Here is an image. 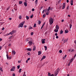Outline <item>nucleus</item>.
I'll return each instance as SVG.
<instances>
[{
    "mask_svg": "<svg viewBox=\"0 0 76 76\" xmlns=\"http://www.w3.org/2000/svg\"><path fill=\"white\" fill-rule=\"evenodd\" d=\"M44 59V58H42L41 59V61H42V60H43V59Z\"/></svg>",
    "mask_w": 76,
    "mask_h": 76,
    "instance_id": "4d7b16f0",
    "label": "nucleus"
},
{
    "mask_svg": "<svg viewBox=\"0 0 76 76\" xmlns=\"http://www.w3.org/2000/svg\"><path fill=\"white\" fill-rule=\"evenodd\" d=\"M8 59H12V58L11 57V56H9L8 57Z\"/></svg>",
    "mask_w": 76,
    "mask_h": 76,
    "instance_id": "f704fd0d",
    "label": "nucleus"
},
{
    "mask_svg": "<svg viewBox=\"0 0 76 76\" xmlns=\"http://www.w3.org/2000/svg\"><path fill=\"white\" fill-rule=\"evenodd\" d=\"M64 37L63 38L62 41H64Z\"/></svg>",
    "mask_w": 76,
    "mask_h": 76,
    "instance_id": "8fccbe9b",
    "label": "nucleus"
},
{
    "mask_svg": "<svg viewBox=\"0 0 76 76\" xmlns=\"http://www.w3.org/2000/svg\"><path fill=\"white\" fill-rule=\"evenodd\" d=\"M9 8H10V7H9L8 8H7V10H9Z\"/></svg>",
    "mask_w": 76,
    "mask_h": 76,
    "instance_id": "5fc2aeb1",
    "label": "nucleus"
},
{
    "mask_svg": "<svg viewBox=\"0 0 76 76\" xmlns=\"http://www.w3.org/2000/svg\"><path fill=\"white\" fill-rule=\"evenodd\" d=\"M46 14L47 15H48V12H46Z\"/></svg>",
    "mask_w": 76,
    "mask_h": 76,
    "instance_id": "052dcab7",
    "label": "nucleus"
},
{
    "mask_svg": "<svg viewBox=\"0 0 76 76\" xmlns=\"http://www.w3.org/2000/svg\"><path fill=\"white\" fill-rule=\"evenodd\" d=\"M51 73L50 72L48 73V76H51Z\"/></svg>",
    "mask_w": 76,
    "mask_h": 76,
    "instance_id": "72a5a7b5",
    "label": "nucleus"
},
{
    "mask_svg": "<svg viewBox=\"0 0 76 76\" xmlns=\"http://www.w3.org/2000/svg\"><path fill=\"white\" fill-rule=\"evenodd\" d=\"M12 37H13V36L10 37L9 38V39H12Z\"/></svg>",
    "mask_w": 76,
    "mask_h": 76,
    "instance_id": "79ce46f5",
    "label": "nucleus"
},
{
    "mask_svg": "<svg viewBox=\"0 0 76 76\" xmlns=\"http://www.w3.org/2000/svg\"><path fill=\"white\" fill-rule=\"evenodd\" d=\"M20 68V65H18L17 66V69H19Z\"/></svg>",
    "mask_w": 76,
    "mask_h": 76,
    "instance_id": "c9c22d12",
    "label": "nucleus"
},
{
    "mask_svg": "<svg viewBox=\"0 0 76 76\" xmlns=\"http://www.w3.org/2000/svg\"><path fill=\"white\" fill-rule=\"evenodd\" d=\"M7 59H9V57H8V55H7Z\"/></svg>",
    "mask_w": 76,
    "mask_h": 76,
    "instance_id": "49530a36",
    "label": "nucleus"
},
{
    "mask_svg": "<svg viewBox=\"0 0 76 76\" xmlns=\"http://www.w3.org/2000/svg\"><path fill=\"white\" fill-rule=\"evenodd\" d=\"M36 23H34L33 27L35 28V27H36Z\"/></svg>",
    "mask_w": 76,
    "mask_h": 76,
    "instance_id": "473e14b6",
    "label": "nucleus"
},
{
    "mask_svg": "<svg viewBox=\"0 0 76 76\" xmlns=\"http://www.w3.org/2000/svg\"><path fill=\"white\" fill-rule=\"evenodd\" d=\"M43 18H45V14H44L43 15Z\"/></svg>",
    "mask_w": 76,
    "mask_h": 76,
    "instance_id": "e433bc0d",
    "label": "nucleus"
},
{
    "mask_svg": "<svg viewBox=\"0 0 76 76\" xmlns=\"http://www.w3.org/2000/svg\"><path fill=\"white\" fill-rule=\"evenodd\" d=\"M26 41H27V42H28V41H31V38H27V39H26Z\"/></svg>",
    "mask_w": 76,
    "mask_h": 76,
    "instance_id": "39448f33",
    "label": "nucleus"
},
{
    "mask_svg": "<svg viewBox=\"0 0 76 76\" xmlns=\"http://www.w3.org/2000/svg\"><path fill=\"white\" fill-rule=\"evenodd\" d=\"M38 56H39V55H41V51H39L38 52Z\"/></svg>",
    "mask_w": 76,
    "mask_h": 76,
    "instance_id": "4468645a",
    "label": "nucleus"
},
{
    "mask_svg": "<svg viewBox=\"0 0 76 76\" xmlns=\"http://www.w3.org/2000/svg\"><path fill=\"white\" fill-rule=\"evenodd\" d=\"M74 51V49H72L71 52H73Z\"/></svg>",
    "mask_w": 76,
    "mask_h": 76,
    "instance_id": "3c124183",
    "label": "nucleus"
},
{
    "mask_svg": "<svg viewBox=\"0 0 76 76\" xmlns=\"http://www.w3.org/2000/svg\"><path fill=\"white\" fill-rule=\"evenodd\" d=\"M33 14H32V15L31 16V18H33Z\"/></svg>",
    "mask_w": 76,
    "mask_h": 76,
    "instance_id": "603ef678",
    "label": "nucleus"
},
{
    "mask_svg": "<svg viewBox=\"0 0 76 76\" xmlns=\"http://www.w3.org/2000/svg\"><path fill=\"white\" fill-rule=\"evenodd\" d=\"M43 58H44V59L45 58V56H43L42 57Z\"/></svg>",
    "mask_w": 76,
    "mask_h": 76,
    "instance_id": "58836bf2",
    "label": "nucleus"
},
{
    "mask_svg": "<svg viewBox=\"0 0 76 76\" xmlns=\"http://www.w3.org/2000/svg\"><path fill=\"white\" fill-rule=\"evenodd\" d=\"M25 23V21L21 23L20 24H19L18 28H22L23 27V25L24 24V23Z\"/></svg>",
    "mask_w": 76,
    "mask_h": 76,
    "instance_id": "f03ea898",
    "label": "nucleus"
},
{
    "mask_svg": "<svg viewBox=\"0 0 76 76\" xmlns=\"http://www.w3.org/2000/svg\"><path fill=\"white\" fill-rule=\"evenodd\" d=\"M10 34V33L7 34H6V36H8V35H9Z\"/></svg>",
    "mask_w": 76,
    "mask_h": 76,
    "instance_id": "4c0bfd02",
    "label": "nucleus"
},
{
    "mask_svg": "<svg viewBox=\"0 0 76 76\" xmlns=\"http://www.w3.org/2000/svg\"><path fill=\"white\" fill-rule=\"evenodd\" d=\"M56 39H58V36H56Z\"/></svg>",
    "mask_w": 76,
    "mask_h": 76,
    "instance_id": "a18cd8bd",
    "label": "nucleus"
},
{
    "mask_svg": "<svg viewBox=\"0 0 76 76\" xmlns=\"http://www.w3.org/2000/svg\"><path fill=\"white\" fill-rule=\"evenodd\" d=\"M30 60V58H29L27 59V60L28 61V60Z\"/></svg>",
    "mask_w": 76,
    "mask_h": 76,
    "instance_id": "13d9d810",
    "label": "nucleus"
},
{
    "mask_svg": "<svg viewBox=\"0 0 76 76\" xmlns=\"http://www.w3.org/2000/svg\"><path fill=\"white\" fill-rule=\"evenodd\" d=\"M34 34V32H32L31 33V35H32Z\"/></svg>",
    "mask_w": 76,
    "mask_h": 76,
    "instance_id": "de8ad7c7",
    "label": "nucleus"
},
{
    "mask_svg": "<svg viewBox=\"0 0 76 76\" xmlns=\"http://www.w3.org/2000/svg\"><path fill=\"white\" fill-rule=\"evenodd\" d=\"M0 70L1 72H3V70H2V68L0 67Z\"/></svg>",
    "mask_w": 76,
    "mask_h": 76,
    "instance_id": "a19ab883",
    "label": "nucleus"
},
{
    "mask_svg": "<svg viewBox=\"0 0 76 76\" xmlns=\"http://www.w3.org/2000/svg\"><path fill=\"white\" fill-rule=\"evenodd\" d=\"M74 43H75V44H76V40H75L74 41Z\"/></svg>",
    "mask_w": 76,
    "mask_h": 76,
    "instance_id": "69168bd1",
    "label": "nucleus"
},
{
    "mask_svg": "<svg viewBox=\"0 0 76 76\" xmlns=\"http://www.w3.org/2000/svg\"><path fill=\"white\" fill-rule=\"evenodd\" d=\"M35 50H36V46H34L33 47V51H35Z\"/></svg>",
    "mask_w": 76,
    "mask_h": 76,
    "instance_id": "f8f14e48",
    "label": "nucleus"
},
{
    "mask_svg": "<svg viewBox=\"0 0 76 76\" xmlns=\"http://www.w3.org/2000/svg\"><path fill=\"white\" fill-rule=\"evenodd\" d=\"M50 24L51 25L53 23V19L52 18H50L49 20Z\"/></svg>",
    "mask_w": 76,
    "mask_h": 76,
    "instance_id": "7ed1b4c3",
    "label": "nucleus"
},
{
    "mask_svg": "<svg viewBox=\"0 0 76 76\" xmlns=\"http://www.w3.org/2000/svg\"><path fill=\"white\" fill-rule=\"evenodd\" d=\"M72 63V62H69L68 63V66H70V64H71V63Z\"/></svg>",
    "mask_w": 76,
    "mask_h": 76,
    "instance_id": "c756f323",
    "label": "nucleus"
},
{
    "mask_svg": "<svg viewBox=\"0 0 76 76\" xmlns=\"http://www.w3.org/2000/svg\"><path fill=\"white\" fill-rule=\"evenodd\" d=\"M19 4H22V1H19Z\"/></svg>",
    "mask_w": 76,
    "mask_h": 76,
    "instance_id": "cd10ccee",
    "label": "nucleus"
},
{
    "mask_svg": "<svg viewBox=\"0 0 76 76\" xmlns=\"http://www.w3.org/2000/svg\"><path fill=\"white\" fill-rule=\"evenodd\" d=\"M69 32V31L67 30H66L65 31V33H67Z\"/></svg>",
    "mask_w": 76,
    "mask_h": 76,
    "instance_id": "dca6fc26",
    "label": "nucleus"
},
{
    "mask_svg": "<svg viewBox=\"0 0 76 76\" xmlns=\"http://www.w3.org/2000/svg\"><path fill=\"white\" fill-rule=\"evenodd\" d=\"M67 40L66 39H65L64 41V43H65V42H67Z\"/></svg>",
    "mask_w": 76,
    "mask_h": 76,
    "instance_id": "a211bd4d",
    "label": "nucleus"
},
{
    "mask_svg": "<svg viewBox=\"0 0 76 76\" xmlns=\"http://www.w3.org/2000/svg\"><path fill=\"white\" fill-rule=\"evenodd\" d=\"M56 29H59V27L58 26V25H56Z\"/></svg>",
    "mask_w": 76,
    "mask_h": 76,
    "instance_id": "9d476101",
    "label": "nucleus"
},
{
    "mask_svg": "<svg viewBox=\"0 0 76 76\" xmlns=\"http://www.w3.org/2000/svg\"><path fill=\"white\" fill-rule=\"evenodd\" d=\"M26 18L27 20H28V19H29V17L27 16H26Z\"/></svg>",
    "mask_w": 76,
    "mask_h": 76,
    "instance_id": "a878e982",
    "label": "nucleus"
},
{
    "mask_svg": "<svg viewBox=\"0 0 76 76\" xmlns=\"http://www.w3.org/2000/svg\"><path fill=\"white\" fill-rule=\"evenodd\" d=\"M51 10V7H49L48 9V10H47L48 12V11H49V10Z\"/></svg>",
    "mask_w": 76,
    "mask_h": 76,
    "instance_id": "aec40b11",
    "label": "nucleus"
},
{
    "mask_svg": "<svg viewBox=\"0 0 76 76\" xmlns=\"http://www.w3.org/2000/svg\"><path fill=\"white\" fill-rule=\"evenodd\" d=\"M63 34V31L62 30H61L60 31V34Z\"/></svg>",
    "mask_w": 76,
    "mask_h": 76,
    "instance_id": "9b49d317",
    "label": "nucleus"
},
{
    "mask_svg": "<svg viewBox=\"0 0 76 76\" xmlns=\"http://www.w3.org/2000/svg\"><path fill=\"white\" fill-rule=\"evenodd\" d=\"M59 52L60 53H62V51L61 50H59Z\"/></svg>",
    "mask_w": 76,
    "mask_h": 76,
    "instance_id": "ea45409f",
    "label": "nucleus"
},
{
    "mask_svg": "<svg viewBox=\"0 0 76 76\" xmlns=\"http://www.w3.org/2000/svg\"><path fill=\"white\" fill-rule=\"evenodd\" d=\"M15 66H13L12 69H11V71H15Z\"/></svg>",
    "mask_w": 76,
    "mask_h": 76,
    "instance_id": "6e6552de",
    "label": "nucleus"
},
{
    "mask_svg": "<svg viewBox=\"0 0 76 76\" xmlns=\"http://www.w3.org/2000/svg\"><path fill=\"white\" fill-rule=\"evenodd\" d=\"M35 3L36 4H37L38 3V0H36L35 1Z\"/></svg>",
    "mask_w": 76,
    "mask_h": 76,
    "instance_id": "b1692460",
    "label": "nucleus"
},
{
    "mask_svg": "<svg viewBox=\"0 0 76 76\" xmlns=\"http://www.w3.org/2000/svg\"><path fill=\"white\" fill-rule=\"evenodd\" d=\"M73 60H74V58H72L70 60V62H71V63H72V62L73 61Z\"/></svg>",
    "mask_w": 76,
    "mask_h": 76,
    "instance_id": "ddd939ff",
    "label": "nucleus"
},
{
    "mask_svg": "<svg viewBox=\"0 0 76 76\" xmlns=\"http://www.w3.org/2000/svg\"><path fill=\"white\" fill-rule=\"evenodd\" d=\"M70 2L71 5H73V0H72Z\"/></svg>",
    "mask_w": 76,
    "mask_h": 76,
    "instance_id": "412c9836",
    "label": "nucleus"
},
{
    "mask_svg": "<svg viewBox=\"0 0 76 76\" xmlns=\"http://www.w3.org/2000/svg\"><path fill=\"white\" fill-rule=\"evenodd\" d=\"M13 76H15V74L13 73Z\"/></svg>",
    "mask_w": 76,
    "mask_h": 76,
    "instance_id": "680f3d73",
    "label": "nucleus"
},
{
    "mask_svg": "<svg viewBox=\"0 0 76 76\" xmlns=\"http://www.w3.org/2000/svg\"><path fill=\"white\" fill-rule=\"evenodd\" d=\"M55 35H56V36H57V33H56L55 34Z\"/></svg>",
    "mask_w": 76,
    "mask_h": 76,
    "instance_id": "0e129e2a",
    "label": "nucleus"
},
{
    "mask_svg": "<svg viewBox=\"0 0 76 76\" xmlns=\"http://www.w3.org/2000/svg\"><path fill=\"white\" fill-rule=\"evenodd\" d=\"M4 28L3 27L2 28V31H3V30H4Z\"/></svg>",
    "mask_w": 76,
    "mask_h": 76,
    "instance_id": "e2e57ef3",
    "label": "nucleus"
},
{
    "mask_svg": "<svg viewBox=\"0 0 76 76\" xmlns=\"http://www.w3.org/2000/svg\"><path fill=\"white\" fill-rule=\"evenodd\" d=\"M44 48H45V51H46V50H47V46H45Z\"/></svg>",
    "mask_w": 76,
    "mask_h": 76,
    "instance_id": "4be33fe9",
    "label": "nucleus"
},
{
    "mask_svg": "<svg viewBox=\"0 0 76 76\" xmlns=\"http://www.w3.org/2000/svg\"><path fill=\"white\" fill-rule=\"evenodd\" d=\"M66 7V4L65 3H64L63 5L62 9H64Z\"/></svg>",
    "mask_w": 76,
    "mask_h": 76,
    "instance_id": "0eeeda50",
    "label": "nucleus"
},
{
    "mask_svg": "<svg viewBox=\"0 0 76 76\" xmlns=\"http://www.w3.org/2000/svg\"><path fill=\"white\" fill-rule=\"evenodd\" d=\"M16 32V31H11L10 32V34L11 35H13V34H14V33H15Z\"/></svg>",
    "mask_w": 76,
    "mask_h": 76,
    "instance_id": "20e7f679",
    "label": "nucleus"
},
{
    "mask_svg": "<svg viewBox=\"0 0 76 76\" xmlns=\"http://www.w3.org/2000/svg\"><path fill=\"white\" fill-rule=\"evenodd\" d=\"M51 76H54V75L53 74H52L51 75Z\"/></svg>",
    "mask_w": 76,
    "mask_h": 76,
    "instance_id": "774afa93",
    "label": "nucleus"
},
{
    "mask_svg": "<svg viewBox=\"0 0 76 76\" xmlns=\"http://www.w3.org/2000/svg\"><path fill=\"white\" fill-rule=\"evenodd\" d=\"M12 53L14 55H15L16 54V52H15V50L12 51Z\"/></svg>",
    "mask_w": 76,
    "mask_h": 76,
    "instance_id": "f3484780",
    "label": "nucleus"
},
{
    "mask_svg": "<svg viewBox=\"0 0 76 76\" xmlns=\"http://www.w3.org/2000/svg\"><path fill=\"white\" fill-rule=\"evenodd\" d=\"M27 50L28 51H32V49L30 48L27 49Z\"/></svg>",
    "mask_w": 76,
    "mask_h": 76,
    "instance_id": "6ab92c4d",
    "label": "nucleus"
},
{
    "mask_svg": "<svg viewBox=\"0 0 76 76\" xmlns=\"http://www.w3.org/2000/svg\"><path fill=\"white\" fill-rule=\"evenodd\" d=\"M45 39H42V44H44V43H45Z\"/></svg>",
    "mask_w": 76,
    "mask_h": 76,
    "instance_id": "1a4fd4ad",
    "label": "nucleus"
},
{
    "mask_svg": "<svg viewBox=\"0 0 76 76\" xmlns=\"http://www.w3.org/2000/svg\"><path fill=\"white\" fill-rule=\"evenodd\" d=\"M60 70L59 68H58V69L56 70L55 72V76H57V75H58V72H60Z\"/></svg>",
    "mask_w": 76,
    "mask_h": 76,
    "instance_id": "f257e3e1",
    "label": "nucleus"
},
{
    "mask_svg": "<svg viewBox=\"0 0 76 76\" xmlns=\"http://www.w3.org/2000/svg\"><path fill=\"white\" fill-rule=\"evenodd\" d=\"M45 23H43V24H42V26L43 27L44 26V25H45Z\"/></svg>",
    "mask_w": 76,
    "mask_h": 76,
    "instance_id": "37998d69",
    "label": "nucleus"
},
{
    "mask_svg": "<svg viewBox=\"0 0 76 76\" xmlns=\"http://www.w3.org/2000/svg\"><path fill=\"white\" fill-rule=\"evenodd\" d=\"M28 43L29 44V45H32V41H29L28 42Z\"/></svg>",
    "mask_w": 76,
    "mask_h": 76,
    "instance_id": "423d86ee",
    "label": "nucleus"
},
{
    "mask_svg": "<svg viewBox=\"0 0 76 76\" xmlns=\"http://www.w3.org/2000/svg\"><path fill=\"white\" fill-rule=\"evenodd\" d=\"M24 6H25L26 7V6H27V4L26 2H25L24 3Z\"/></svg>",
    "mask_w": 76,
    "mask_h": 76,
    "instance_id": "2eb2a0df",
    "label": "nucleus"
},
{
    "mask_svg": "<svg viewBox=\"0 0 76 76\" xmlns=\"http://www.w3.org/2000/svg\"><path fill=\"white\" fill-rule=\"evenodd\" d=\"M29 29H32V27H31V26H30V27H29Z\"/></svg>",
    "mask_w": 76,
    "mask_h": 76,
    "instance_id": "09e8293b",
    "label": "nucleus"
},
{
    "mask_svg": "<svg viewBox=\"0 0 76 76\" xmlns=\"http://www.w3.org/2000/svg\"><path fill=\"white\" fill-rule=\"evenodd\" d=\"M19 19H22V16H21V15H20L19 16Z\"/></svg>",
    "mask_w": 76,
    "mask_h": 76,
    "instance_id": "7c9ffc66",
    "label": "nucleus"
},
{
    "mask_svg": "<svg viewBox=\"0 0 76 76\" xmlns=\"http://www.w3.org/2000/svg\"><path fill=\"white\" fill-rule=\"evenodd\" d=\"M27 54H28V56H29L30 54V52H28V53H27Z\"/></svg>",
    "mask_w": 76,
    "mask_h": 76,
    "instance_id": "864d4df0",
    "label": "nucleus"
},
{
    "mask_svg": "<svg viewBox=\"0 0 76 76\" xmlns=\"http://www.w3.org/2000/svg\"><path fill=\"white\" fill-rule=\"evenodd\" d=\"M21 70H22V69H20V70L18 71V72L19 73H20V72H21Z\"/></svg>",
    "mask_w": 76,
    "mask_h": 76,
    "instance_id": "2f4dec72",
    "label": "nucleus"
},
{
    "mask_svg": "<svg viewBox=\"0 0 76 76\" xmlns=\"http://www.w3.org/2000/svg\"><path fill=\"white\" fill-rule=\"evenodd\" d=\"M54 31H55V32H58V29L57 30V29H55L54 30Z\"/></svg>",
    "mask_w": 76,
    "mask_h": 76,
    "instance_id": "393cba45",
    "label": "nucleus"
},
{
    "mask_svg": "<svg viewBox=\"0 0 76 76\" xmlns=\"http://www.w3.org/2000/svg\"><path fill=\"white\" fill-rule=\"evenodd\" d=\"M76 54H75V55H74V56L73 58H75V57H76Z\"/></svg>",
    "mask_w": 76,
    "mask_h": 76,
    "instance_id": "bf43d9fd",
    "label": "nucleus"
},
{
    "mask_svg": "<svg viewBox=\"0 0 76 76\" xmlns=\"http://www.w3.org/2000/svg\"><path fill=\"white\" fill-rule=\"evenodd\" d=\"M72 24H70L69 25V28L70 29H71V28H72Z\"/></svg>",
    "mask_w": 76,
    "mask_h": 76,
    "instance_id": "5701e85b",
    "label": "nucleus"
},
{
    "mask_svg": "<svg viewBox=\"0 0 76 76\" xmlns=\"http://www.w3.org/2000/svg\"><path fill=\"white\" fill-rule=\"evenodd\" d=\"M45 12V10H44L42 11V13H44Z\"/></svg>",
    "mask_w": 76,
    "mask_h": 76,
    "instance_id": "c03bdc74",
    "label": "nucleus"
},
{
    "mask_svg": "<svg viewBox=\"0 0 76 76\" xmlns=\"http://www.w3.org/2000/svg\"><path fill=\"white\" fill-rule=\"evenodd\" d=\"M41 23V21L40 20H39V22H38L39 24L40 25Z\"/></svg>",
    "mask_w": 76,
    "mask_h": 76,
    "instance_id": "c85d7f7f",
    "label": "nucleus"
},
{
    "mask_svg": "<svg viewBox=\"0 0 76 76\" xmlns=\"http://www.w3.org/2000/svg\"><path fill=\"white\" fill-rule=\"evenodd\" d=\"M67 56V55H66L64 57H63V59H65L66 57Z\"/></svg>",
    "mask_w": 76,
    "mask_h": 76,
    "instance_id": "bb28decb",
    "label": "nucleus"
},
{
    "mask_svg": "<svg viewBox=\"0 0 76 76\" xmlns=\"http://www.w3.org/2000/svg\"><path fill=\"white\" fill-rule=\"evenodd\" d=\"M34 10H35V9H34V8H33V9H32V11H34Z\"/></svg>",
    "mask_w": 76,
    "mask_h": 76,
    "instance_id": "6e6d98bb",
    "label": "nucleus"
},
{
    "mask_svg": "<svg viewBox=\"0 0 76 76\" xmlns=\"http://www.w3.org/2000/svg\"><path fill=\"white\" fill-rule=\"evenodd\" d=\"M20 62H21V61H18V63H20Z\"/></svg>",
    "mask_w": 76,
    "mask_h": 76,
    "instance_id": "338daca9",
    "label": "nucleus"
}]
</instances>
